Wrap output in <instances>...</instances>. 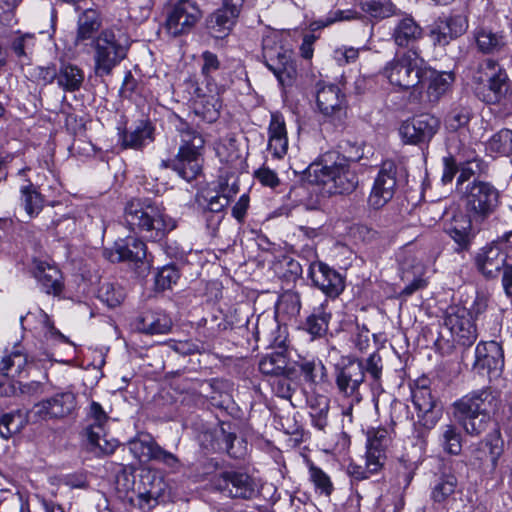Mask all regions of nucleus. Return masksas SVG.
Instances as JSON below:
<instances>
[{
	"instance_id": "9d476101",
	"label": "nucleus",
	"mask_w": 512,
	"mask_h": 512,
	"mask_svg": "<svg viewBox=\"0 0 512 512\" xmlns=\"http://www.w3.org/2000/svg\"><path fill=\"white\" fill-rule=\"evenodd\" d=\"M262 56L266 67L282 84H289L295 76L296 69L291 51L281 46L274 36H266L262 41Z\"/></svg>"
},
{
	"instance_id": "39448f33",
	"label": "nucleus",
	"mask_w": 512,
	"mask_h": 512,
	"mask_svg": "<svg viewBox=\"0 0 512 512\" xmlns=\"http://www.w3.org/2000/svg\"><path fill=\"white\" fill-rule=\"evenodd\" d=\"M462 201L465 212L484 224L500 205V191L490 182L474 179L466 185Z\"/></svg>"
},
{
	"instance_id": "6ab92c4d",
	"label": "nucleus",
	"mask_w": 512,
	"mask_h": 512,
	"mask_svg": "<svg viewBox=\"0 0 512 512\" xmlns=\"http://www.w3.org/2000/svg\"><path fill=\"white\" fill-rule=\"evenodd\" d=\"M215 487L227 497L251 499L257 494L255 481L246 473L228 471L215 480Z\"/></svg>"
},
{
	"instance_id": "6e6552de",
	"label": "nucleus",
	"mask_w": 512,
	"mask_h": 512,
	"mask_svg": "<svg viewBox=\"0 0 512 512\" xmlns=\"http://www.w3.org/2000/svg\"><path fill=\"white\" fill-rule=\"evenodd\" d=\"M483 85L482 100L488 104H498L511 93L510 80L506 71L494 60L483 61L474 76Z\"/></svg>"
},
{
	"instance_id": "c756f323",
	"label": "nucleus",
	"mask_w": 512,
	"mask_h": 512,
	"mask_svg": "<svg viewBox=\"0 0 512 512\" xmlns=\"http://www.w3.org/2000/svg\"><path fill=\"white\" fill-rule=\"evenodd\" d=\"M29 365L28 355L22 345L6 349L0 360V374L6 377H21Z\"/></svg>"
},
{
	"instance_id": "37998d69",
	"label": "nucleus",
	"mask_w": 512,
	"mask_h": 512,
	"mask_svg": "<svg viewBox=\"0 0 512 512\" xmlns=\"http://www.w3.org/2000/svg\"><path fill=\"white\" fill-rule=\"evenodd\" d=\"M288 361L282 353H271L264 356L259 362V370L262 374L274 378L287 373Z\"/></svg>"
},
{
	"instance_id": "c9c22d12",
	"label": "nucleus",
	"mask_w": 512,
	"mask_h": 512,
	"mask_svg": "<svg viewBox=\"0 0 512 512\" xmlns=\"http://www.w3.org/2000/svg\"><path fill=\"white\" fill-rule=\"evenodd\" d=\"M301 310V298L295 291H285L282 293L276 304V317L286 321L295 319Z\"/></svg>"
},
{
	"instance_id": "de8ad7c7",
	"label": "nucleus",
	"mask_w": 512,
	"mask_h": 512,
	"mask_svg": "<svg viewBox=\"0 0 512 512\" xmlns=\"http://www.w3.org/2000/svg\"><path fill=\"white\" fill-rule=\"evenodd\" d=\"M491 155H508L512 152V130L502 129L494 134L486 144Z\"/></svg>"
},
{
	"instance_id": "338daca9",
	"label": "nucleus",
	"mask_w": 512,
	"mask_h": 512,
	"mask_svg": "<svg viewBox=\"0 0 512 512\" xmlns=\"http://www.w3.org/2000/svg\"><path fill=\"white\" fill-rule=\"evenodd\" d=\"M378 471H369L367 468V460L365 461V466L358 465L356 463H350L347 466V473L355 480H364L369 478L371 475L377 473Z\"/></svg>"
},
{
	"instance_id": "7ed1b4c3",
	"label": "nucleus",
	"mask_w": 512,
	"mask_h": 512,
	"mask_svg": "<svg viewBox=\"0 0 512 512\" xmlns=\"http://www.w3.org/2000/svg\"><path fill=\"white\" fill-rule=\"evenodd\" d=\"M176 129L180 137L178 153L174 159L163 161L162 166L171 168L189 182L201 172L205 141L202 135L187 122L180 121Z\"/></svg>"
},
{
	"instance_id": "dca6fc26",
	"label": "nucleus",
	"mask_w": 512,
	"mask_h": 512,
	"mask_svg": "<svg viewBox=\"0 0 512 512\" xmlns=\"http://www.w3.org/2000/svg\"><path fill=\"white\" fill-rule=\"evenodd\" d=\"M439 126L438 118L423 113L404 121L399 127V134L407 144L428 143L437 133Z\"/></svg>"
},
{
	"instance_id": "a878e982",
	"label": "nucleus",
	"mask_w": 512,
	"mask_h": 512,
	"mask_svg": "<svg viewBox=\"0 0 512 512\" xmlns=\"http://www.w3.org/2000/svg\"><path fill=\"white\" fill-rule=\"evenodd\" d=\"M105 256L112 262L142 261L146 256L145 243L135 237L117 240L111 250L105 251Z\"/></svg>"
},
{
	"instance_id": "bf43d9fd",
	"label": "nucleus",
	"mask_w": 512,
	"mask_h": 512,
	"mask_svg": "<svg viewBox=\"0 0 512 512\" xmlns=\"http://www.w3.org/2000/svg\"><path fill=\"white\" fill-rule=\"evenodd\" d=\"M358 18V12L354 10H337L332 13H330L329 16H327L325 19H321L316 22L318 27H326L330 24H333L337 21H344V20H353Z\"/></svg>"
},
{
	"instance_id": "1a4fd4ad",
	"label": "nucleus",
	"mask_w": 512,
	"mask_h": 512,
	"mask_svg": "<svg viewBox=\"0 0 512 512\" xmlns=\"http://www.w3.org/2000/svg\"><path fill=\"white\" fill-rule=\"evenodd\" d=\"M364 380V363L356 358H343L335 366L337 391L341 396L350 399L348 408L343 412L344 415H351L353 404L359 403L362 400L360 387Z\"/></svg>"
},
{
	"instance_id": "69168bd1",
	"label": "nucleus",
	"mask_w": 512,
	"mask_h": 512,
	"mask_svg": "<svg viewBox=\"0 0 512 512\" xmlns=\"http://www.w3.org/2000/svg\"><path fill=\"white\" fill-rule=\"evenodd\" d=\"M255 177L260 181L261 184L274 188L279 184V178L277 174L266 167H262L255 172Z\"/></svg>"
},
{
	"instance_id": "9b49d317",
	"label": "nucleus",
	"mask_w": 512,
	"mask_h": 512,
	"mask_svg": "<svg viewBox=\"0 0 512 512\" xmlns=\"http://www.w3.org/2000/svg\"><path fill=\"white\" fill-rule=\"evenodd\" d=\"M129 450L140 462L157 461L169 468H178L179 459L163 449L155 439L146 433H140L128 442Z\"/></svg>"
},
{
	"instance_id": "2eb2a0df",
	"label": "nucleus",
	"mask_w": 512,
	"mask_h": 512,
	"mask_svg": "<svg viewBox=\"0 0 512 512\" xmlns=\"http://www.w3.org/2000/svg\"><path fill=\"white\" fill-rule=\"evenodd\" d=\"M243 4L244 0H222V6L206 18L208 33L217 39L228 36L241 13Z\"/></svg>"
},
{
	"instance_id": "f257e3e1",
	"label": "nucleus",
	"mask_w": 512,
	"mask_h": 512,
	"mask_svg": "<svg viewBox=\"0 0 512 512\" xmlns=\"http://www.w3.org/2000/svg\"><path fill=\"white\" fill-rule=\"evenodd\" d=\"M499 406L496 393L481 389L468 393L453 404V414L465 432L478 436L485 432L491 421V414Z\"/></svg>"
},
{
	"instance_id": "a19ab883",
	"label": "nucleus",
	"mask_w": 512,
	"mask_h": 512,
	"mask_svg": "<svg viewBox=\"0 0 512 512\" xmlns=\"http://www.w3.org/2000/svg\"><path fill=\"white\" fill-rule=\"evenodd\" d=\"M438 440L446 453L451 455L460 454L462 450V437L455 425H442L439 429Z\"/></svg>"
},
{
	"instance_id": "393cba45",
	"label": "nucleus",
	"mask_w": 512,
	"mask_h": 512,
	"mask_svg": "<svg viewBox=\"0 0 512 512\" xmlns=\"http://www.w3.org/2000/svg\"><path fill=\"white\" fill-rule=\"evenodd\" d=\"M289 147L286 123L284 117L279 113H272L268 125L267 150L276 159H283Z\"/></svg>"
},
{
	"instance_id": "4d7b16f0",
	"label": "nucleus",
	"mask_w": 512,
	"mask_h": 512,
	"mask_svg": "<svg viewBox=\"0 0 512 512\" xmlns=\"http://www.w3.org/2000/svg\"><path fill=\"white\" fill-rule=\"evenodd\" d=\"M412 400L420 413H430L435 407L431 391L426 387H417L412 391Z\"/></svg>"
},
{
	"instance_id": "5701e85b",
	"label": "nucleus",
	"mask_w": 512,
	"mask_h": 512,
	"mask_svg": "<svg viewBox=\"0 0 512 512\" xmlns=\"http://www.w3.org/2000/svg\"><path fill=\"white\" fill-rule=\"evenodd\" d=\"M504 367V354L496 341L480 342L475 349L474 368L498 375Z\"/></svg>"
},
{
	"instance_id": "aec40b11",
	"label": "nucleus",
	"mask_w": 512,
	"mask_h": 512,
	"mask_svg": "<svg viewBox=\"0 0 512 512\" xmlns=\"http://www.w3.org/2000/svg\"><path fill=\"white\" fill-rule=\"evenodd\" d=\"M467 28V17L462 14L440 16L431 26L430 37L434 45L446 46L463 35Z\"/></svg>"
},
{
	"instance_id": "0e129e2a",
	"label": "nucleus",
	"mask_w": 512,
	"mask_h": 512,
	"mask_svg": "<svg viewBox=\"0 0 512 512\" xmlns=\"http://www.w3.org/2000/svg\"><path fill=\"white\" fill-rule=\"evenodd\" d=\"M88 420L89 424L106 425L108 416L98 402L93 401L90 404Z\"/></svg>"
},
{
	"instance_id": "ea45409f",
	"label": "nucleus",
	"mask_w": 512,
	"mask_h": 512,
	"mask_svg": "<svg viewBox=\"0 0 512 512\" xmlns=\"http://www.w3.org/2000/svg\"><path fill=\"white\" fill-rule=\"evenodd\" d=\"M106 425L89 424L86 428L88 442L104 454H112L118 446L115 439H107Z\"/></svg>"
},
{
	"instance_id": "0eeeda50",
	"label": "nucleus",
	"mask_w": 512,
	"mask_h": 512,
	"mask_svg": "<svg viewBox=\"0 0 512 512\" xmlns=\"http://www.w3.org/2000/svg\"><path fill=\"white\" fill-rule=\"evenodd\" d=\"M425 60L416 51H406L387 62L382 70L389 83L399 89L416 87L422 80Z\"/></svg>"
},
{
	"instance_id": "58836bf2",
	"label": "nucleus",
	"mask_w": 512,
	"mask_h": 512,
	"mask_svg": "<svg viewBox=\"0 0 512 512\" xmlns=\"http://www.w3.org/2000/svg\"><path fill=\"white\" fill-rule=\"evenodd\" d=\"M475 38L478 49L486 54L498 53L506 45L505 37L502 33L489 29L478 30Z\"/></svg>"
},
{
	"instance_id": "f3484780",
	"label": "nucleus",
	"mask_w": 512,
	"mask_h": 512,
	"mask_svg": "<svg viewBox=\"0 0 512 512\" xmlns=\"http://www.w3.org/2000/svg\"><path fill=\"white\" fill-rule=\"evenodd\" d=\"M316 102L320 113L333 123L346 116V97L337 85L318 84Z\"/></svg>"
},
{
	"instance_id": "4be33fe9",
	"label": "nucleus",
	"mask_w": 512,
	"mask_h": 512,
	"mask_svg": "<svg viewBox=\"0 0 512 512\" xmlns=\"http://www.w3.org/2000/svg\"><path fill=\"white\" fill-rule=\"evenodd\" d=\"M367 435V468L369 471H380L386 459L385 451L390 444V433L386 428H369Z\"/></svg>"
},
{
	"instance_id": "bb28decb",
	"label": "nucleus",
	"mask_w": 512,
	"mask_h": 512,
	"mask_svg": "<svg viewBox=\"0 0 512 512\" xmlns=\"http://www.w3.org/2000/svg\"><path fill=\"white\" fill-rule=\"evenodd\" d=\"M422 80L427 81L426 96L429 103L435 104L449 91L455 77L452 72L437 71L425 65Z\"/></svg>"
},
{
	"instance_id": "a18cd8bd",
	"label": "nucleus",
	"mask_w": 512,
	"mask_h": 512,
	"mask_svg": "<svg viewBox=\"0 0 512 512\" xmlns=\"http://www.w3.org/2000/svg\"><path fill=\"white\" fill-rule=\"evenodd\" d=\"M26 425L25 415L17 410L3 414L0 417V437L8 440L19 433Z\"/></svg>"
},
{
	"instance_id": "cd10ccee",
	"label": "nucleus",
	"mask_w": 512,
	"mask_h": 512,
	"mask_svg": "<svg viewBox=\"0 0 512 512\" xmlns=\"http://www.w3.org/2000/svg\"><path fill=\"white\" fill-rule=\"evenodd\" d=\"M483 224L476 223L468 213H459L453 216L447 224L445 231L462 248L467 247L474 237L475 230H479Z\"/></svg>"
},
{
	"instance_id": "473e14b6",
	"label": "nucleus",
	"mask_w": 512,
	"mask_h": 512,
	"mask_svg": "<svg viewBox=\"0 0 512 512\" xmlns=\"http://www.w3.org/2000/svg\"><path fill=\"white\" fill-rule=\"evenodd\" d=\"M33 273L45 293L57 296L62 292V274L57 267L39 261L36 263Z\"/></svg>"
},
{
	"instance_id": "e433bc0d",
	"label": "nucleus",
	"mask_w": 512,
	"mask_h": 512,
	"mask_svg": "<svg viewBox=\"0 0 512 512\" xmlns=\"http://www.w3.org/2000/svg\"><path fill=\"white\" fill-rule=\"evenodd\" d=\"M83 81L84 72L76 65L63 64L57 73V84L67 92L79 90Z\"/></svg>"
},
{
	"instance_id": "7c9ffc66",
	"label": "nucleus",
	"mask_w": 512,
	"mask_h": 512,
	"mask_svg": "<svg viewBox=\"0 0 512 512\" xmlns=\"http://www.w3.org/2000/svg\"><path fill=\"white\" fill-rule=\"evenodd\" d=\"M172 325L171 318L163 311H145L135 321V328L149 335L167 334Z\"/></svg>"
},
{
	"instance_id": "c03bdc74",
	"label": "nucleus",
	"mask_w": 512,
	"mask_h": 512,
	"mask_svg": "<svg viewBox=\"0 0 512 512\" xmlns=\"http://www.w3.org/2000/svg\"><path fill=\"white\" fill-rule=\"evenodd\" d=\"M21 204L31 217L37 216L43 208V198L30 181L21 186Z\"/></svg>"
},
{
	"instance_id": "774afa93",
	"label": "nucleus",
	"mask_w": 512,
	"mask_h": 512,
	"mask_svg": "<svg viewBox=\"0 0 512 512\" xmlns=\"http://www.w3.org/2000/svg\"><path fill=\"white\" fill-rule=\"evenodd\" d=\"M203 58V65H202V73L205 76H210L213 72L218 70L219 68V61L217 56L210 52L205 51L202 55Z\"/></svg>"
},
{
	"instance_id": "5fc2aeb1",
	"label": "nucleus",
	"mask_w": 512,
	"mask_h": 512,
	"mask_svg": "<svg viewBox=\"0 0 512 512\" xmlns=\"http://www.w3.org/2000/svg\"><path fill=\"white\" fill-rule=\"evenodd\" d=\"M471 118L469 108L458 106L453 108L445 119L446 127L451 131H456L465 127Z\"/></svg>"
},
{
	"instance_id": "052dcab7",
	"label": "nucleus",
	"mask_w": 512,
	"mask_h": 512,
	"mask_svg": "<svg viewBox=\"0 0 512 512\" xmlns=\"http://www.w3.org/2000/svg\"><path fill=\"white\" fill-rule=\"evenodd\" d=\"M360 49L351 46H342L334 50V59L340 64H350L355 62L359 57Z\"/></svg>"
},
{
	"instance_id": "09e8293b",
	"label": "nucleus",
	"mask_w": 512,
	"mask_h": 512,
	"mask_svg": "<svg viewBox=\"0 0 512 512\" xmlns=\"http://www.w3.org/2000/svg\"><path fill=\"white\" fill-rule=\"evenodd\" d=\"M34 46L35 36L30 33H17L11 41V50L21 62L30 59Z\"/></svg>"
},
{
	"instance_id": "423d86ee",
	"label": "nucleus",
	"mask_w": 512,
	"mask_h": 512,
	"mask_svg": "<svg viewBox=\"0 0 512 512\" xmlns=\"http://www.w3.org/2000/svg\"><path fill=\"white\" fill-rule=\"evenodd\" d=\"M318 180L336 194H349L358 186V176L349 160L341 155H327L322 164L314 165Z\"/></svg>"
},
{
	"instance_id": "8fccbe9b",
	"label": "nucleus",
	"mask_w": 512,
	"mask_h": 512,
	"mask_svg": "<svg viewBox=\"0 0 512 512\" xmlns=\"http://www.w3.org/2000/svg\"><path fill=\"white\" fill-rule=\"evenodd\" d=\"M363 12L374 18H387L394 14L395 8L390 0H361Z\"/></svg>"
},
{
	"instance_id": "e2e57ef3",
	"label": "nucleus",
	"mask_w": 512,
	"mask_h": 512,
	"mask_svg": "<svg viewBox=\"0 0 512 512\" xmlns=\"http://www.w3.org/2000/svg\"><path fill=\"white\" fill-rule=\"evenodd\" d=\"M273 391L277 396L282 398H290L292 395L291 380L286 374L274 378L271 382Z\"/></svg>"
},
{
	"instance_id": "49530a36",
	"label": "nucleus",
	"mask_w": 512,
	"mask_h": 512,
	"mask_svg": "<svg viewBox=\"0 0 512 512\" xmlns=\"http://www.w3.org/2000/svg\"><path fill=\"white\" fill-rule=\"evenodd\" d=\"M458 481L455 475H441L431 491V498L436 503L445 502L451 495L455 493Z\"/></svg>"
},
{
	"instance_id": "864d4df0",
	"label": "nucleus",
	"mask_w": 512,
	"mask_h": 512,
	"mask_svg": "<svg viewBox=\"0 0 512 512\" xmlns=\"http://www.w3.org/2000/svg\"><path fill=\"white\" fill-rule=\"evenodd\" d=\"M480 450L487 451L489 462H491L492 466H496L503 452V441L499 433L489 434L484 441H481Z\"/></svg>"
},
{
	"instance_id": "4468645a",
	"label": "nucleus",
	"mask_w": 512,
	"mask_h": 512,
	"mask_svg": "<svg viewBox=\"0 0 512 512\" xmlns=\"http://www.w3.org/2000/svg\"><path fill=\"white\" fill-rule=\"evenodd\" d=\"M444 325L454 341L460 345L471 346L477 339L476 324L471 312L465 307H450L446 312Z\"/></svg>"
},
{
	"instance_id": "4c0bfd02",
	"label": "nucleus",
	"mask_w": 512,
	"mask_h": 512,
	"mask_svg": "<svg viewBox=\"0 0 512 512\" xmlns=\"http://www.w3.org/2000/svg\"><path fill=\"white\" fill-rule=\"evenodd\" d=\"M330 319L331 313L326 311V304L322 303L307 317L305 330L313 338L322 337L328 331Z\"/></svg>"
},
{
	"instance_id": "a211bd4d",
	"label": "nucleus",
	"mask_w": 512,
	"mask_h": 512,
	"mask_svg": "<svg viewBox=\"0 0 512 512\" xmlns=\"http://www.w3.org/2000/svg\"><path fill=\"white\" fill-rule=\"evenodd\" d=\"M77 406L76 396L70 391L56 393L34 405L33 416L38 420L63 419L71 415Z\"/></svg>"
},
{
	"instance_id": "72a5a7b5",
	"label": "nucleus",
	"mask_w": 512,
	"mask_h": 512,
	"mask_svg": "<svg viewBox=\"0 0 512 512\" xmlns=\"http://www.w3.org/2000/svg\"><path fill=\"white\" fill-rule=\"evenodd\" d=\"M100 28L98 13L93 9H86L78 18V27L74 40L75 46H86L94 41Z\"/></svg>"
},
{
	"instance_id": "ddd939ff",
	"label": "nucleus",
	"mask_w": 512,
	"mask_h": 512,
	"mask_svg": "<svg viewBox=\"0 0 512 512\" xmlns=\"http://www.w3.org/2000/svg\"><path fill=\"white\" fill-rule=\"evenodd\" d=\"M202 16V12L193 0H179L169 11L166 29L174 37L189 33Z\"/></svg>"
},
{
	"instance_id": "b1692460",
	"label": "nucleus",
	"mask_w": 512,
	"mask_h": 512,
	"mask_svg": "<svg viewBox=\"0 0 512 512\" xmlns=\"http://www.w3.org/2000/svg\"><path fill=\"white\" fill-rule=\"evenodd\" d=\"M309 276L313 284L327 296L336 297L344 290L342 276L323 262L312 263Z\"/></svg>"
},
{
	"instance_id": "c85d7f7f",
	"label": "nucleus",
	"mask_w": 512,
	"mask_h": 512,
	"mask_svg": "<svg viewBox=\"0 0 512 512\" xmlns=\"http://www.w3.org/2000/svg\"><path fill=\"white\" fill-rule=\"evenodd\" d=\"M154 127L148 120H140L134 127L119 133V141L124 149L140 150L154 140Z\"/></svg>"
},
{
	"instance_id": "2f4dec72",
	"label": "nucleus",
	"mask_w": 512,
	"mask_h": 512,
	"mask_svg": "<svg viewBox=\"0 0 512 512\" xmlns=\"http://www.w3.org/2000/svg\"><path fill=\"white\" fill-rule=\"evenodd\" d=\"M237 193L235 185L227 192V187L220 184V191L204 189L196 196V201L200 207L213 213H219L226 208L232 195Z\"/></svg>"
},
{
	"instance_id": "f704fd0d",
	"label": "nucleus",
	"mask_w": 512,
	"mask_h": 512,
	"mask_svg": "<svg viewBox=\"0 0 512 512\" xmlns=\"http://www.w3.org/2000/svg\"><path fill=\"white\" fill-rule=\"evenodd\" d=\"M423 35L422 28L412 17L400 19L393 29L392 37L399 47H408L419 40Z\"/></svg>"
},
{
	"instance_id": "20e7f679",
	"label": "nucleus",
	"mask_w": 512,
	"mask_h": 512,
	"mask_svg": "<svg viewBox=\"0 0 512 512\" xmlns=\"http://www.w3.org/2000/svg\"><path fill=\"white\" fill-rule=\"evenodd\" d=\"M131 46L128 34L120 28H108L94 41V70L97 76H107L126 58Z\"/></svg>"
},
{
	"instance_id": "f8f14e48",
	"label": "nucleus",
	"mask_w": 512,
	"mask_h": 512,
	"mask_svg": "<svg viewBox=\"0 0 512 512\" xmlns=\"http://www.w3.org/2000/svg\"><path fill=\"white\" fill-rule=\"evenodd\" d=\"M397 186V166L393 161H384L374 179L368 204L373 209L384 207L394 196Z\"/></svg>"
},
{
	"instance_id": "13d9d810",
	"label": "nucleus",
	"mask_w": 512,
	"mask_h": 512,
	"mask_svg": "<svg viewBox=\"0 0 512 512\" xmlns=\"http://www.w3.org/2000/svg\"><path fill=\"white\" fill-rule=\"evenodd\" d=\"M180 278L179 271L173 265H167L162 267L156 277L155 284L159 290L170 289L173 284H176Z\"/></svg>"
},
{
	"instance_id": "6e6d98bb",
	"label": "nucleus",
	"mask_w": 512,
	"mask_h": 512,
	"mask_svg": "<svg viewBox=\"0 0 512 512\" xmlns=\"http://www.w3.org/2000/svg\"><path fill=\"white\" fill-rule=\"evenodd\" d=\"M301 373L306 381L311 383L324 382L327 379V371L325 366L320 362H304L300 366Z\"/></svg>"
},
{
	"instance_id": "3c124183",
	"label": "nucleus",
	"mask_w": 512,
	"mask_h": 512,
	"mask_svg": "<svg viewBox=\"0 0 512 512\" xmlns=\"http://www.w3.org/2000/svg\"><path fill=\"white\" fill-rule=\"evenodd\" d=\"M309 478L318 494L330 497L334 490V486L327 473L311 463L309 465Z\"/></svg>"
},
{
	"instance_id": "f03ea898",
	"label": "nucleus",
	"mask_w": 512,
	"mask_h": 512,
	"mask_svg": "<svg viewBox=\"0 0 512 512\" xmlns=\"http://www.w3.org/2000/svg\"><path fill=\"white\" fill-rule=\"evenodd\" d=\"M126 223L152 241H159L175 228V222L165 209L151 199H132L124 210Z\"/></svg>"
},
{
	"instance_id": "412c9836",
	"label": "nucleus",
	"mask_w": 512,
	"mask_h": 512,
	"mask_svg": "<svg viewBox=\"0 0 512 512\" xmlns=\"http://www.w3.org/2000/svg\"><path fill=\"white\" fill-rule=\"evenodd\" d=\"M504 244L505 242H501L498 239L484 247L477 255L476 263L484 276L494 278L507 265L506 260L510 255L506 251Z\"/></svg>"
},
{
	"instance_id": "603ef678",
	"label": "nucleus",
	"mask_w": 512,
	"mask_h": 512,
	"mask_svg": "<svg viewBox=\"0 0 512 512\" xmlns=\"http://www.w3.org/2000/svg\"><path fill=\"white\" fill-rule=\"evenodd\" d=\"M125 293L120 286L104 283L99 289L98 298L108 307L114 308L122 303Z\"/></svg>"
},
{
	"instance_id": "79ce46f5",
	"label": "nucleus",
	"mask_w": 512,
	"mask_h": 512,
	"mask_svg": "<svg viewBox=\"0 0 512 512\" xmlns=\"http://www.w3.org/2000/svg\"><path fill=\"white\" fill-rule=\"evenodd\" d=\"M221 107L222 104L217 95L200 97L194 103L195 113L209 123L218 119Z\"/></svg>"
},
{
	"instance_id": "680f3d73",
	"label": "nucleus",
	"mask_w": 512,
	"mask_h": 512,
	"mask_svg": "<svg viewBox=\"0 0 512 512\" xmlns=\"http://www.w3.org/2000/svg\"><path fill=\"white\" fill-rule=\"evenodd\" d=\"M382 358L378 353L371 354L364 364V373L367 372L375 381L382 375Z\"/></svg>"
}]
</instances>
